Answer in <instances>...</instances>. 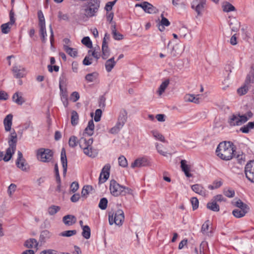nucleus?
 <instances>
[{"label": "nucleus", "mask_w": 254, "mask_h": 254, "mask_svg": "<svg viewBox=\"0 0 254 254\" xmlns=\"http://www.w3.org/2000/svg\"><path fill=\"white\" fill-rule=\"evenodd\" d=\"M93 142V140L92 138H86L83 136L78 140L77 137L74 135L70 136L68 140V144L70 147L74 148L79 144L83 153L91 158H94L97 155L96 150L92 147Z\"/></svg>", "instance_id": "1"}, {"label": "nucleus", "mask_w": 254, "mask_h": 254, "mask_svg": "<svg viewBox=\"0 0 254 254\" xmlns=\"http://www.w3.org/2000/svg\"><path fill=\"white\" fill-rule=\"evenodd\" d=\"M100 5L99 0H90L83 4L80 9V15L83 18L96 16Z\"/></svg>", "instance_id": "2"}, {"label": "nucleus", "mask_w": 254, "mask_h": 254, "mask_svg": "<svg viewBox=\"0 0 254 254\" xmlns=\"http://www.w3.org/2000/svg\"><path fill=\"white\" fill-rule=\"evenodd\" d=\"M217 155L221 159L229 160L233 156L234 150L230 142H223L219 143L217 147Z\"/></svg>", "instance_id": "3"}, {"label": "nucleus", "mask_w": 254, "mask_h": 254, "mask_svg": "<svg viewBox=\"0 0 254 254\" xmlns=\"http://www.w3.org/2000/svg\"><path fill=\"white\" fill-rule=\"evenodd\" d=\"M110 190L111 194L115 196L126 195L127 194L131 193L132 192L130 189L121 186L114 180L110 182Z\"/></svg>", "instance_id": "4"}, {"label": "nucleus", "mask_w": 254, "mask_h": 254, "mask_svg": "<svg viewBox=\"0 0 254 254\" xmlns=\"http://www.w3.org/2000/svg\"><path fill=\"white\" fill-rule=\"evenodd\" d=\"M108 216L109 222L111 225L115 224L118 226H122L125 219L124 212L121 209L109 212Z\"/></svg>", "instance_id": "5"}, {"label": "nucleus", "mask_w": 254, "mask_h": 254, "mask_svg": "<svg viewBox=\"0 0 254 254\" xmlns=\"http://www.w3.org/2000/svg\"><path fill=\"white\" fill-rule=\"evenodd\" d=\"M53 156V153L49 149L41 148L36 151L37 159L42 162H49L52 159Z\"/></svg>", "instance_id": "6"}, {"label": "nucleus", "mask_w": 254, "mask_h": 254, "mask_svg": "<svg viewBox=\"0 0 254 254\" xmlns=\"http://www.w3.org/2000/svg\"><path fill=\"white\" fill-rule=\"evenodd\" d=\"M247 121L246 115H232L229 117L228 123L231 126H240Z\"/></svg>", "instance_id": "7"}, {"label": "nucleus", "mask_w": 254, "mask_h": 254, "mask_svg": "<svg viewBox=\"0 0 254 254\" xmlns=\"http://www.w3.org/2000/svg\"><path fill=\"white\" fill-rule=\"evenodd\" d=\"M206 5V0H193L191 3V7L194 9L198 15H201Z\"/></svg>", "instance_id": "8"}, {"label": "nucleus", "mask_w": 254, "mask_h": 254, "mask_svg": "<svg viewBox=\"0 0 254 254\" xmlns=\"http://www.w3.org/2000/svg\"><path fill=\"white\" fill-rule=\"evenodd\" d=\"M135 7H140L146 12L149 14H155L158 12V9L152 4L147 1H143L141 3H137Z\"/></svg>", "instance_id": "9"}, {"label": "nucleus", "mask_w": 254, "mask_h": 254, "mask_svg": "<svg viewBox=\"0 0 254 254\" xmlns=\"http://www.w3.org/2000/svg\"><path fill=\"white\" fill-rule=\"evenodd\" d=\"M245 173L247 179L254 183V160L247 163L245 168Z\"/></svg>", "instance_id": "10"}, {"label": "nucleus", "mask_w": 254, "mask_h": 254, "mask_svg": "<svg viewBox=\"0 0 254 254\" xmlns=\"http://www.w3.org/2000/svg\"><path fill=\"white\" fill-rule=\"evenodd\" d=\"M9 21L2 24L0 27L1 32L3 34H7L9 32L12 25H13L15 22V19L14 18V12L12 10H11L9 12Z\"/></svg>", "instance_id": "11"}, {"label": "nucleus", "mask_w": 254, "mask_h": 254, "mask_svg": "<svg viewBox=\"0 0 254 254\" xmlns=\"http://www.w3.org/2000/svg\"><path fill=\"white\" fill-rule=\"evenodd\" d=\"M18 157L16 161L17 167L23 171L27 172L29 170V167L26 162V160L23 157L22 153L18 151L17 153Z\"/></svg>", "instance_id": "12"}, {"label": "nucleus", "mask_w": 254, "mask_h": 254, "mask_svg": "<svg viewBox=\"0 0 254 254\" xmlns=\"http://www.w3.org/2000/svg\"><path fill=\"white\" fill-rule=\"evenodd\" d=\"M149 162L147 158L143 157L135 159L134 161L131 163L130 166L132 168L136 167L139 168L147 166L149 165Z\"/></svg>", "instance_id": "13"}, {"label": "nucleus", "mask_w": 254, "mask_h": 254, "mask_svg": "<svg viewBox=\"0 0 254 254\" xmlns=\"http://www.w3.org/2000/svg\"><path fill=\"white\" fill-rule=\"evenodd\" d=\"M12 72L14 76L16 78L23 77L26 75L25 68L20 66H14L12 68Z\"/></svg>", "instance_id": "14"}, {"label": "nucleus", "mask_w": 254, "mask_h": 254, "mask_svg": "<svg viewBox=\"0 0 254 254\" xmlns=\"http://www.w3.org/2000/svg\"><path fill=\"white\" fill-rule=\"evenodd\" d=\"M61 160L63 168V174L64 176L66 175L67 168V162L65 150L63 148L61 154Z\"/></svg>", "instance_id": "15"}, {"label": "nucleus", "mask_w": 254, "mask_h": 254, "mask_svg": "<svg viewBox=\"0 0 254 254\" xmlns=\"http://www.w3.org/2000/svg\"><path fill=\"white\" fill-rule=\"evenodd\" d=\"M127 112L123 109L120 111L117 123L124 127L127 120Z\"/></svg>", "instance_id": "16"}, {"label": "nucleus", "mask_w": 254, "mask_h": 254, "mask_svg": "<svg viewBox=\"0 0 254 254\" xmlns=\"http://www.w3.org/2000/svg\"><path fill=\"white\" fill-rule=\"evenodd\" d=\"M181 167L187 177L190 178L192 176V174L190 173L191 166L187 164V161L186 160H181Z\"/></svg>", "instance_id": "17"}, {"label": "nucleus", "mask_w": 254, "mask_h": 254, "mask_svg": "<svg viewBox=\"0 0 254 254\" xmlns=\"http://www.w3.org/2000/svg\"><path fill=\"white\" fill-rule=\"evenodd\" d=\"M60 90V96L61 100L65 107H67L68 105V93L67 88H61Z\"/></svg>", "instance_id": "18"}, {"label": "nucleus", "mask_w": 254, "mask_h": 254, "mask_svg": "<svg viewBox=\"0 0 254 254\" xmlns=\"http://www.w3.org/2000/svg\"><path fill=\"white\" fill-rule=\"evenodd\" d=\"M192 190L195 193L199 194V195L204 196L207 194V191L203 187L199 184H195L191 186Z\"/></svg>", "instance_id": "19"}, {"label": "nucleus", "mask_w": 254, "mask_h": 254, "mask_svg": "<svg viewBox=\"0 0 254 254\" xmlns=\"http://www.w3.org/2000/svg\"><path fill=\"white\" fill-rule=\"evenodd\" d=\"M64 223L67 226H71L76 222V217L72 215H66L63 218Z\"/></svg>", "instance_id": "20"}, {"label": "nucleus", "mask_w": 254, "mask_h": 254, "mask_svg": "<svg viewBox=\"0 0 254 254\" xmlns=\"http://www.w3.org/2000/svg\"><path fill=\"white\" fill-rule=\"evenodd\" d=\"M102 55L101 57L103 59H107L110 55V50L108 47L107 42H102Z\"/></svg>", "instance_id": "21"}, {"label": "nucleus", "mask_w": 254, "mask_h": 254, "mask_svg": "<svg viewBox=\"0 0 254 254\" xmlns=\"http://www.w3.org/2000/svg\"><path fill=\"white\" fill-rule=\"evenodd\" d=\"M13 116L11 114L7 115L3 120V124L6 131H9L11 129L12 126Z\"/></svg>", "instance_id": "22"}, {"label": "nucleus", "mask_w": 254, "mask_h": 254, "mask_svg": "<svg viewBox=\"0 0 254 254\" xmlns=\"http://www.w3.org/2000/svg\"><path fill=\"white\" fill-rule=\"evenodd\" d=\"M52 237V233L48 230H45L41 232L39 242L42 244L45 243L48 239Z\"/></svg>", "instance_id": "23"}, {"label": "nucleus", "mask_w": 254, "mask_h": 254, "mask_svg": "<svg viewBox=\"0 0 254 254\" xmlns=\"http://www.w3.org/2000/svg\"><path fill=\"white\" fill-rule=\"evenodd\" d=\"M94 124L92 120H90L88 122L87 127L84 129L83 132V135L85 134L88 135L89 136H91L94 132Z\"/></svg>", "instance_id": "24"}, {"label": "nucleus", "mask_w": 254, "mask_h": 254, "mask_svg": "<svg viewBox=\"0 0 254 254\" xmlns=\"http://www.w3.org/2000/svg\"><path fill=\"white\" fill-rule=\"evenodd\" d=\"M199 95H194L193 94H187L185 97V101L188 102H193L195 104H199L201 99L199 97Z\"/></svg>", "instance_id": "25"}, {"label": "nucleus", "mask_w": 254, "mask_h": 254, "mask_svg": "<svg viewBox=\"0 0 254 254\" xmlns=\"http://www.w3.org/2000/svg\"><path fill=\"white\" fill-rule=\"evenodd\" d=\"M251 83H247L246 79L244 84L237 89L238 94L240 96L246 94L251 87Z\"/></svg>", "instance_id": "26"}, {"label": "nucleus", "mask_w": 254, "mask_h": 254, "mask_svg": "<svg viewBox=\"0 0 254 254\" xmlns=\"http://www.w3.org/2000/svg\"><path fill=\"white\" fill-rule=\"evenodd\" d=\"M16 142H17V134L14 130L11 133L9 138L8 141V143L9 145V147H11L14 148V149H16Z\"/></svg>", "instance_id": "27"}, {"label": "nucleus", "mask_w": 254, "mask_h": 254, "mask_svg": "<svg viewBox=\"0 0 254 254\" xmlns=\"http://www.w3.org/2000/svg\"><path fill=\"white\" fill-rule=\"evenodd\" d=\"M116 63L117 62L115 61L114 57H112L107 60L105 64V66L106 71L108 72H111L115 66Z\"/></svg>", "instance_id": "28"}, {"label": "nucleus", "mask_w": 254, "mask_h": 254, "mask_svg": "<svg viewBox=\"0 0 254 254\" xmlns=\"http://www.w3.org/2000/svg\"><path fill=\"white\" fill-rule=\"evenodd\" d=\"M206 207L208 209L214 212H218L220 210L219 205L213 198L207 203Z\"/></svg>", "instance_id": "29"}, {"label": "nucleus", "mask_w": 254, "mask_h": 254, "mask_svg": "<svg viewBox=\"0 0 254 254\" xmlns=\"http://www.w3.org/2000/svg\"><path fill=\"white\" fill-rule=\"evenodd\" d=\"M38 245V242L34 238H31L26 240L24 243V246L28 248H36Z\"/></svg>", "instance_id": "30"}, {"label": "nucleus", "mask_w": 254, "mask_h": 254, "mask_svg": "<svg viewBox=\"0 0 254 254\" xmlns=\"http://www.w3.org/2000/svg\"><path fill=\"white\" fill-rule=\"evenodd\" d=\"M16 149H14V148L9 147L7 148L6 150V153L4 156L3 157L2 160H3L5 162H8L11 158L13 154L14 153Z\"/></svg>", "instance_id": "31"}, {"label": "nucleus", "mask_w": 254, "mask_h": 254, "mask_svg": "<svg viewBox=\"0 0 254 254\" xmlns=\"http://www.w3.org/2000/svg\"><path fill=\"white\" fill-rule=\"evenodd\" d=\"M64 50L66 53L70 56L75 58L77 56V51L76 49L68 47V45H65L64 46Z\"/></svg>", "instance_id": "32"}, {"label": "nucleus", "mask_w": 254, "mask_h": 254, "mask_svg": "<svg viewBox=\"0 0 254 254\" xmlns=\"http://www.w3.org/2000/svg\"><path fill=\"white\" fill-rule=\"evenodd\" d=\"M67 78L65 73H63L59 78V88H67Z\"/></svg>", "instance_id": "33"}, {"label": "nucleus", "mask_w": 254, "mask_h": 254, "mask_svg": "<svg viewBox=\"0 0 254 254\" xmlns=\"http://www.w3.org/2000/svg\"><path fill=\"white\" fill-rule=\"evenodd\" d=\"M12 100L18 105H22L24 102V100L21 95H19L18 92L15 93L12 96Z\"/></svg>", "instance_id": "34"}, {"label": "nucleus", "mask_w": 254, "mask_h": 254, "mask_svg": "<svg viewBox=\"0 0 254 254\" xmlns=\"http://www.w3.org/2000/svg\"><path fill=\"white\" fill-rule=\"evenodd\" d=\"M248 211L243 209H235L233 211L232 214L236 218H241L244 216Z\"/></svg>", "instance_id": "35"}, {"label": "nucleus", "mask_w": 254, "mask_h": 254, "mask_svg": "<svg viewBox=\"0 0 254 254\" xmlns=\"http://www.w3.org/2000/svg\"><path fill=\"white\" fill-rule=\"evenodd\" d=\"M169 82L170 81L169 79H166V80L163 81L160 85L158 88V90L157 91L159 95H161L163 94V93L165 91V89H166V88L167 87L169 84Z\"/></svg>", "instance_id": "36"}, {"label": "nucleus", "mask_w": 254, "mask_h": 254, "mask_svg": "<svg viewBox=\"0 0 254 254\" xmlns=\"http://www.w3.org/2000/svg\"><path fill=\"white\" fill-rule=\"evenodd\" d=\"M40 27V35L42 41L45 43L46 41L47 32L46 30V25H39Z\"/></svg>", "instance_id": "37"}, {"label": "nucleus", "mask_w": 254, "mask_h": 254, "mask_svg": "<svg viewBox=\"0 0 254 254\" xmlns=\"http://www.w3.org/2000/svg\"><path fill=\"white\" fill-rule=\"evenodd\" d=\"M82 235L86 239H88L90 238L91 235V231L90 228L88 226L85 225L83 226Z\"/></svg>", "instance_id": "38"}, {"label": "nucleus", "mask_w": 254, "mask_h": 254, "mask_svg": "<svg viewBox=\"0 0 254 254\" xmlns=\"http://www.w3.org/2000/svg\"><path fill=\"white\" fill-rule=\"evenodd\" d=\"M79 116L75 111L71 112V123L73 126H75L78 123Z\"/></svg>", "instance_id": "39"}, {"label": "nucleus", "mask_w": 254, "mask_h": 254, "mask_svg": "<svg viewBox=\"0 0 254 254\" xmlns=\"http://www.w3.org/2000/svg\"><path fill=\"white\" fill-rule=\"evenodd\" d=\"M247 83H254V65L251 67V70L247 75Z\"/></svg>", "instance_id": "40"}, {"label": "nucleus", "mask_w": 254, "mask_h": 254, "mask_svg": "<svg viewBox=\"0 0 254 254\" xmlns=\"http://www.w3.org/2000/svg\"><path fill=\"white\" fill-rule=\"evenodd\" d=\"M61 209L59 206L53 205L48 208V212L50 215H54L56 214Z\"/></svg>", "instance_id": "41"}, {"label": "nucleus", "mask_w": 254, "mask_h": 254, "mask_svg": "<svg viewBox=\"0 0 254 254\" xmlns=\"http://www.w3.org/2000/svg\"><path fill=\"white\" fill-rule=\"evenodd\" d=\"M155 147L157 150V152L161 155L164 156H167V152L165 150H163L164 146L161 144H159L158 143H155Z\"/></svg>", "instance_id": "42"}, {"label": "nucleus", "mask_w": 254, "mask_h": 254, "mask_svg": "<svg viewBox=\"0 0 254 254\" xmlns=\"http://www.w3.org/2000/svg\"><path fill=\"white\" fill-rule=\"evenodd\" d=\"M210 224V222L207 220L202 225L201 231L204 235H208Z\"/></svg>", "instance_id": "43"}, {"label": "nucleus", "mask_w": 254, "mask_h": 254, "mask_svg": "<svg viewBox=\"0 0 254 254\" xmlns=\"http://www.w3.org/2000/svg\"><path fill=\"white\" fill-rule=\"evenodd\" d=\"M232 31L237 32L240 27V22L237 20H234L230 24Z\"/></svg>", "instance_id": "44"}, {"label": "nucleus", "mask_w": 254, "mask_h": 254, "mask_svg": "<svg viewBox=\"0 0 254 254\" xmlns=\"http://www.w3.org/2000/svg\"><path fill=\"white\" fill-rule=\"evenodd\" d=\"M90 52H91V50H89L88 55L86 56L83 60V64L85 65H89L92 64L93 59L91 56Z\"/></svg>", "instance_id": "45"}, {"label": "nucleus", "mask_w": 254, "mask_h": 254, "mask_svg": "<svg viewBox=\"0 0 254 254\" xmlns=\"http://www.w3.org/2000/svg\"><path fill=\"white\" fill-rule=\"evenodd\" d=\"M98 76V73L94 72L87 74L85 76V79L88 82H93L97 78Z\"/></svg>", "instance_id": "46"}, {"label": "nucleus", "mask_w": 254, "mask_h": 254, "mask_svg": "<svg viewBox=\"0 0 254 254\" xmlns=\"http://www.w3.org/2000/svg\"><path fill=\"white\" fill-rule=\"evenodd\" d=\"M123 127L122 126L116 123V125L109 130V132L113 134H117Z\"/></svg>", "instance_id": "47"}, {"label": "nucleus", "mask_w": 254, "mask_h": 254, "mask_svg": "<svg viewBox=\"0 0 254 254\" xmlns=\"http://www.w3.org/2000/svg\"><path fill=\"white\" fill-rule=\"evenodd\" d=\"M236 206L238 208V209L245 210V211H249V210L248 206L243 203L241 200H239L236 202Z\"/></svg>", "instance_id": "48"}, {"label": "nucleus", "mask_w": 254, "mask_h": 254, "mask_svg": "<svg viewBox=\"0 0 254 254\" xmlns=\"http://www.w3.org/2000/svg\"><path fill=\"white\" fill-rule=\"evenodd\" d=\"M76 232L75 230L65 231L61 233L60 236L69 237L75 235Z\"/></svg>", "instance_id": "49"}, {"label": "nucleus", "mask_w": 254, "mask_h": 254, "mask_svg": "<svg viewBox=\"0 0 254 254\" xmlns=\"http://www.w3.org/2000/svg\"><path fill=\"white\" fill-rule=\"evenodd\" d=\"M58 17L60 20H64L65 21H68L69 20V17L68 14L64 13L61 11L58 12Z\"/></svg>", "instance_id": "50"}, {"label": "nucleus", "mask_w": 254, "mask_h": 254, "mask_svg": "<svg viewBox=\"0 0 254 254\" xmlns=\"http://www.w3.org/2000/svg\"><path fill=\"white\" fill-rule=\"evenodd\" d=\"M151 133L153 135V136L157 139L162 141V142H165V139L164 137L163 136V135L161 133H160L159 132L156 130H152L151 131Z\"/></svg>", "instance_id": "51"}, {"label": "nucleus", "mask_w": 254, "mask_h": 254, "mask_svg": "<svg viewBox=\"0 0 254 254\" xmlns=\"http://www.w3.org/2000/svg\"><path fill=\"white\" fill-rule=\"evenodd\" d=\"M108 200L106 198H102L99 202L98 206L102 210H105L107 207Z\"/></svg>", "instance_id": "52"}, {"label": "nucleus", "mask_w": 254, "mask_h": 254, "mask_svg": "<svg viewBox=\"0 0 254 254\" xmlns=\"http://www.w3.org/2000/svg\"><path fill=\"white\" fill-rule=\"evenodd\" d=\"M119 165L122 167H126L127 166V159L124 156H121L118 158Z\"/></svg>", "instance_id": "53"}, {"label": "nucleus", "mask_w": 254, "mask_h": 254, "mask_svg": "<svg viewBox=\"0 0 254 254\" xmlns=\"http://www.w3.org/2000/svg\"><path fill=\"white\" fill-rule=\"evenodd\" d=\"M100 51V48L99 47H97V49H96L95 47L94 48V50L93 51H91V52H90L91 56L93 57L96 60H98L100 57L101 56Z\"/></svg>", "instance_id": "54"}, {"label": "nucleus", "mask_w": 254, "mask_h": 254, "mask_svg": "<svg viewBox=\"0 0 254 254\" xmlns=\"http://www.w3.org/2000/svg\"><path fill=\"white\" fill-rule=\"evenodd\" d=\"M82 43L88 48L92 47V43L89 37H85L81 40Z\"/></svg>", "instance_id": "55"}, {"label": "nucleus", "mask_w": 254, "mask_h": 254, "mask_svg": "<svg viewBox=\"0 0 254 254\" xmlns=\"http://www.w3.org/2000/svg\"><path fill=\"white\" fill-rule=\"evenodd\" d=\"M92 187L90 186H84L81 191V195L86 197L92 190Z\"/></svg>", "instance_id": "56"}, {"label": "nucleus", "mask_w": 254, "mask_h": 254, "mask_svg": "<svg viewBox=\"0 0 254 254\" xmlns=\"http://www.w3.org/2000/svg\"><path fill=\"white\" fill-rule=\"evenodd\" d=\"M236 158L238 162L240 164H244L246 161V155L243 153L238 154Z\"/></svg>", "instance_id": "57"}, {"label": "nucleus", "mask_w": 254, "mask_h": 254, "mask_svg": "<svg viewBox=\"0 0 254 254\" xmlns=\"http://www.w3.org/2000/svg\"><path fill=\"white\" fill-rule=\"evenodd\" d=\"M38 16L39 19V25H45V18L41 10L38 11Z\"/></svg>", "instance_id": "58"}, {"label": "nucleus", "mask_w": 254, "mask_h": 254, "mask_svg": "<svg viewBox=\"0 0 254 254\" xmlns=\"http://www.w3.org/2000/svg\"><path fill=\"white\" fill-rule=\"evenodd\" d=\"M222 185V182L221 181H215L213 182L212 185H209L208 188L210 190H214L217 189L221 187Z\"/></svg>", "instance_id": "59"}, {"label": "nucleus", "mask_w": 254, "mask_h": 254, "mask_svg": "<svg viewBox=\"0 0 254 254\" xmlns=\"http://www.w3.org/2000/svg\"><path fill=\"white\" fill-rule=\"evenodd\" d=\"M161 20L159 24H160L161 25H162L163 26H168L170 25V22L168 20V19H167L166 18H165L164 16V15L163 13L161 15Z\"/></svg>", "instance_id": "60"}, {"label": "nucleus", "mask_w": 254, "mask_h": 254, "mask_svg": "<svg viewBox=\"0 0 254 254\" xmlns=\"http://www.w3.org/2000/svg\"><path fill=\"white\" fill-rule=\"evenodd\" d=\"M190 202L193 210H196L198 207L199 201L196 197H193L191 198Z\"/></svg>", "instance_id": "61"}, {"label": "nucleus", "mask_w": 254, "mask_h": 254, "mask_svg": "<svg viewBox=\"0 0 254 254\" xmlns=\"http://www.w3.org/2000/svg\"><path fill=\"white\" fill-rule=\"evenodd\" d=\"M235 10V7L230 3H227L223 7V10L225 12L232 11Z\"/></svg>", "instance_id": "62"}, {"label": "nucleus", "mask_w": 254, "mask_h": 254, "mask_svg": "<svg viewBox=\"0 0 254 254\" xmlns=\"http://www.w3.org/2000/svg\"><path fill=\"white\" fill-rule=\"evenodd\" d=\"M224 194L228 197H233L235 195V191L232 189H225L224 190Z\"/></svg>", "instance_id": "63"}, {"label": "nucleus", "mask_w": 254, "mask_h": 254, "mask_svg": "<svg viewBox=\"0 0 254 254\" xmlns=\"http://www.w3.org/2000/svg\"><path fill=\"white\" fill-rule=\"evenodd\" d=\"M102 110L101 109H97L96 111H95V117H94V121L96 122H98L99 121H100V119H101V115H102Z\"/></svg>", "instance_id": "64"}]
</instances>
